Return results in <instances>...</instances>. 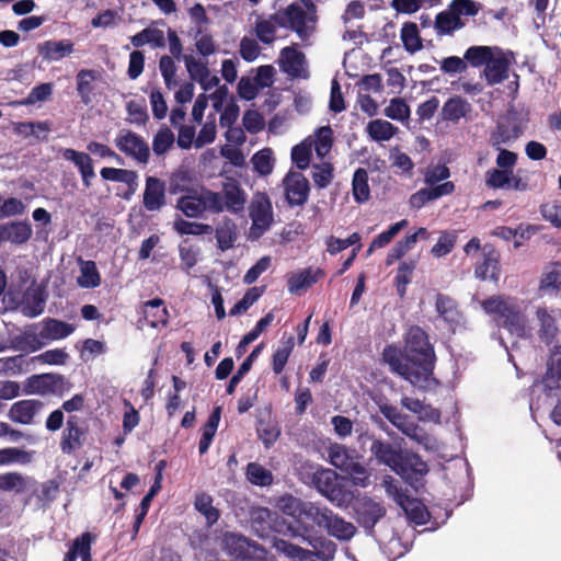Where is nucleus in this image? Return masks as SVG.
<instances>
[{
    "mask_svg": "<svg viewBox=\"0 0 561 561\" xmlns=\"http://www.w3.org/2000/svg\"><path fill=\"white\" fill-rule=\"evenodd\" d=\"M80 275L77 283L81 288H95L101 284V276L93 261L80 260Z\"/></svg>",
    "mask_w": 561,
    "mask_h": 561,
    "instance_id": "a19ab883",
    "label": "nucleus"
},
{
    "mask_svg": "<svg viewBox=\"0 0 561 561\" xmlns=\"http://www.w3.org/2000/svg\"><path fill=\"white\" fill-rule=\"evenodd\" d=\"M353 196L357 203L368 201L370 190L368 185V173L365 169H357L353 176Z\"/></svg>",
    "mask_w": 561,
    "mask_h": 561,
    "instance_id": "3c124183",
    "label": "nucleus"
},
{
    "mask_svg": "<svg viewBox=\"0 0 561 561\" xmlns=\"http://www.w3.org/2000/svg\"><path fill=\"white\" fill-rule=\"evenodd\" d=\"M307 512L308 519L327 529L330 536L339 540H350L356 533L352 523L346 522L327 507L309 506Z\"/></svg>",
    "mask_w": 561,
    "mask_h": 561,
    "instance_id": "0eeeda50",
    "label": "nucleus"
},
{
    "mask_svg": "<svg viewBox=\"0 0 561 561\" xmlns=\"http://www.w3.org/2000/svg\"><path fill=\"white\" fill-rule=\"evenodd\" d=\"M382 355L390 369L411 385L419 388L428 386L435 355L426 333L421 328L409 329L403 352L396 346H388Z\"/></svg>",
    "mask_w": 561,
    "mask_h": 561,
    "instance_id": "f257e3e1",
    "label": "nucleus"
},
{
    "mask_svg": "<svg viewBox=\"0 0 561 561\" xmlns=\"http://www.w3.org/2000/svg\"><path fill=\"white\" fill-rule=\"evenodd\" d=\"M73 331L75 327L70 323L56 319H46L43 321L38 334L26 332L23 335V341L31 352H35L50 341L69 336Z\"/></svg>",
    "mask_w": 561,
    "mask_h": 561,
    "instance_id": "1a4fd4ad",
    "label": "nucleus"
},
{
    "mask_svg": "<svg viewBox=\"0 0 561 561\" xmlns=\"http://www.w3.org/2000/svg\"><path fill=\"white\" fill-rule=\"evenodd\" d=\"M282 71L290 77H306L305 55L296 47H285L280 50L278 58Z\"/></svg>",
    "mask_w": 561,
    "mask_h": 561,
    "instance_id": "4be33fe9",
    "label": "nucleus"
},
{
    "mask_svg": "<svg viewBox=\"0 0 561 561\" xmlns=\"http://www.w3.org/2000/svg\"><path fill=\"white\" fill-rule=\"evenodd\" d=\"M114 144L117 149L139 163H147L150 157L148 144L138 134L129 129H121Z\"/></svg>",
    "mask_w": 561,
    "mask_h": 561,
    "instance_id": "9b49d317",
    "label": "nucleus"
},
{
    "mask_svg": "<svg viewBox=\"0 0 561 561\" xmlns=\"http://www.w3.org/2000/svg\"><path fill=\"white\" fill-rule=\"evenodd\" d=\"M62 157L66 160L71 161L78 168L83 185L85 187H90L92 180L95 178L91 157L85 152L70 148L62 150Z\"/></svg>",
    "mask_w": 561,
    "mask_h": 561,
    "instance_id": "b1692460",
    "label": "nucleus"
},
{
    "mask_svg": "<svg viewBox=\"0 0 561 561\" xmlns=\"http://www.w3.org/2000/svg\"><path fill=\"white\" fill-rule=\"evenodd\" d=\"M542 383L547 390L561 391V346H556L552 350L547 363V371Z\"/></svg>",
    "mask_w": 561,
    "mask_h": 561,
    "instance_id": "bb28decb",
    "label": "nucleus"
},
{
    "mask_svg": "<svg viewBox=\"0 0 561 561\" xmlns=\"http://www.w3.org/2000/svg\"><path fill=\"white\" fill-rule=\"evenodd\" d=\"M383 114L393 121L403 122L410 117V107L404 100L394 98L390 100Z\"/></svg>",
    "mask_w": 561,
    "mask_h": 561,
    "instance_id": "69168bd1",
    "label": "nucleus"
},
{
    "mask_svg": "<svg viewBox=\"0 0 561 561\" xmlns=\"http://www.w3.org/2000/svg\"><path fill=\"white\" fill-rule=\"evenodd\" d=\"M142 319L139 320L141 327L145 324L154 329L164 328L169 321V311L164 301L160 298L146 301L141 307Z\"/></svg>",
    "mask_w": 561,
    "mask_h": 561,
    "instance_id": "412c9836",
    "label": "nucleus"
},
{
    "mask_svg": "<svg viewBox=\"0 0 561 561\" xmlns=\"http://www.w3.org/2000/svg\"><path fill=\"white\" fill-rule=\"evenodd\" d=\"M77 558H81L82 561L91 560V535L89 533L76 538L72 542L69 551L65 556L64 561H76Z\"/></svg>",
    "mask_w": 561,
    "mask_h": 561,
    "instance_id": "58836bf2",
    "label": "nucleus"
},
{
    "mask_svg": "<svg viewBox=\"0 0 561 561\" xmlns=\"http://www.w3.org/2000/svg\"><path fill=\"white\" fill-rule=\"evenodd\" d=\"M64 378L54 374L33 375L23 383L24 394H48L61 391Z\"/></svg>",
    "mask_w": 561,
    "mask_h": 561,
    "instance_id": "dca6fc26",
    "label": "nucleus"
},
{
    "mask_svg": "<svg viewBox=\"0 0 561 561\" xmlns=\"http://www.w3.org/2000/svg\"><path fill=\"white\" fill-rule=\"evenodd\" d=\"M33 459V453L15 447L0 449V466L10 463H30Z\"/></svg>",
    "mask_w": 561,
    "mask_h": 561,
    "instance_id": "5fc2aeb1",
    "label": "nucleus"
},
{
    "mask_svg": "<svg viewBox=\"0 0 561 561\" xmlns=\"http://www.w3.org/2000/svg\"><path fill=\"white\" fill-rule=\"evenodd\" d=\"M472 111L471 104L460 96L450 98L442 108V117L444 121L458 122L466 118Z\"/></svg>",
    "mask_w": 561,
    "mask_h": 561,
    "instance_id": "c756f323",
    "label": "nucleus"
},
{
    "mask_svg": "<svg viewBox=\"0 0 561 561\" xmlns=\"http://www.w3.org/2000/svg\"><path fill=\"white\" fill-rule=\"evenodd\" d=\"M316 506L312 503H302L300 500L287 496L282 497L279 501V508L285 515L293 516L295 518L301 519L304 516L308 518V507Z\"/></svg>",
    "mask_w": 561,
    "mask_h": 561,
    "instance_id": "de8ad7c7",
    "label": "nucleus"
},
{
    "mask_svg": "<svg viewBox=\"0 0 561 561\" xmlns=\"http://www.w3.org/2000/svg\"><path fill=\"white\" fill-rule=\"evenodd\" d=\"M247 479L259 486H268L273 483L272 472L257 462H250L247 466Z\"/></svg>",
    "mask_w": 561,
    "mask_h": 561,
    "instance_id": "864d4df0",
    "label": "nucleus"
},
{
    "mask_svg": "<svg viewBox=\"0 0 561 561\" xmlns=\"http://www.w3.org/2000/svg\"><path fill=\"white\" fill-rule=\"evenodd\" d=\"M497 47L488 46H471L465 53V58L473 67L485 66L488 60L492 58L493 53Z\"/></svg>",
    "mask_w": 561,
    "mask_h": 561,
    "instance_id": "680f3d73",
    "label": "nucleus"
},
{
    "mask_svg": "<svg viewBox=\"0 0 561 561\" xmlns=\"http://www.w3.org/2000/svg\"><path fill=\"white\" fill-rule=\"evenodd\" d=\"M513 56L504 53L500 48L493 53L484 67L483 77L486 82L491 85L501 83L508 78L510 67L512 64Z\"/></svg>",
    "mask_w": 561,
    "mask_h": 561,
    "instance_id": "2eb2a0df",
    "label": "nucleus"
},
{
    "mask_svg": "<svg viewBox=\"0 0 561 561\" xmlns=\"http://www.w3.org/2000/svg\"><path fill=\"white\" fill-rule=\"evenodd\" d=\"M32 236V227L28 222L18 221L0 226V237L3 241L15 244L26 242Z\"/></svg>",
    "mask_w": 561,
    "mask_h": 561,
    "instance_id": "7c9ffc66",
    "label": "nucleus"
},
{
    "mask_svg": "<svg viewBox=\"0 0 561 561\" xmlns=\"http://www.w3.org/2000/svg\"><path fill=\"white\" fill-rule=\"evenodd\" d=\"M371 455L379 463L388 466L401 478L409 477V470L402 463V451L392 444L375 439L370 446Z\"/></svg>",
    "mask_w": 561,
    "mask_h": 561,
    "instance_id": "4468645a",
    "label": "nucleus"
},
{
    "mask_svg": "<svg viewBox=\"0 0 561 561\" xmlns=\"http://www.w3.org/2000/svg\"><path fill=\"white\" fill-rule=\"evenodd\" d=\"M312 147L319 158H324L331 150L333 142V131L331 127L323 126L316 130L313 138L311 137Z\"/></svg>",
    "mask_w": 561,
    "mask_h": 561,
    "instance_id": "a18cd8bd",
    "label": "nucleus"
},
{
    "mask_svg": "<svg viewBox=\"0 0 561 561\" xmlns=\"http://www.w3.org/2000/svg\"><path fill=\"white\" fill-rule=\"evenodd\" d=\"M514 172L493 168L485 173V184L491 188H504L511 186Z\"/></svg>",
    "mask_w": 561,
    "mask_h": 561,
    "instance_id": "6e6d98bb",
    "label": "nucleus"
},
{
    "mask_svg": "<svg viewBox=\"0 0 561 561\" xmlns=\"http://www.w3.org/2000/svg\"><path fill=\"white\" fill-rule=\"evenodd\" d=\"M284 28L294 31L305 43H309L316 31V7L311 0H299L278 11Z\"/></svg>",
    "mask_w": 561,
    "mask_h": 561,
    "instance_id": "20e7f679",
    "label": "nucleus"
},
{
    "mask_svg": "<svg viewBox=\"0 0 561 561\" xmlns=\"http://www.w3.org/2000/svg\"><path fill=\"white\" fill-rule=\"evenodd\" d=\"M535 319L538 324L539 339L547 344L554 342L560 333L558 322L561 320V310L543 305L538 306L535 310Z\"/></svg>",
    "mask_w": 561,
    "mask_h": 561,
    "instance_id": "ddd939ff",
    "label": "nucleus"
},
{
    "mask_svg": "<svg viewBox=\"0 0 561 561\" xmlns=\"http://www.w3.org/2000/svg\"><path fill=\"white\" fill-rule=\"evenodd\" d=\"M45 308V298L38 288L28 289L23 297L20 305L21 312L28 317L34 318L39 316Z\"/></svg>",
    "mask_w": 561,
    "mask_h": 561,
    "instance_id": "2f4dec72",
    "label": "nucleus"
},
{
    "mask_svg": "<svg viewBox=\"0 0 561 561\" xmlns=\"http://www.w3.org/2000/svg\"><path fill=\"white\" fill-rule=\"evenodd\" d=\"M174 144V134L168 127H161L152 140V150L157 156L164 154Z\"/></svg>",
    "mask_w": 561,
    "mask_h": 561,
    "instance_id": "0e129e2a",
    "label": "nucleus"
},
{
    "mask_svg": "<svg viewBox=\"0 0 561 561\" xmlns=\"http://www.w3.org/2000/svg\"><path fill=\"white\" fill-rule=\"evenodd\" d=\"M257 434L265 448H270L280 436V426L278 422L268 419L259 421Z\"/></svg>",
    "mask_w": 561,
    "mask_h": 561,
    "instance_id": "49530a36",
    "label": "nucleus"
},
{
    "mask_svg": "<svg viewBox=\"0 0 561 561\" xmlns=\"http://www.w3.org/2000/svg\"><path fill=\"white\" fill-rule=\"evenodd\" d=\"M195 508L205 516L208 525H213L219 518V512L213 506V499L208 494L203 493L196 496Z\"/></svg>",
    "mask_w": 561,
    "mask_h": 561,
    "instance_id": "e2e57ef3",
    "label": "nucleus"
},
{
    "mask_svg": "<svg viewBox=\"0 0 561 561\" xmlns=\"http://www.w3.org/2000/svg\"><path fill=\"white\" fill-rule=\"evenodd\" d=\"M539 288L549 293L561 290L560 263H552L545 268L540 277Z\"/></svg>",
    "mask_w": 561,
    "mask_h": 561,
    "instance_id": "ea45409f",
    "label": "nucleus"
},
{
    "mask_svg": "<svg viewBox=\"0 0 561 561\" xmlns=\"http://www.w3.org/2000/svg\"><path fill=\"white\" fill-rule=\"evenodd\" d=\"M83 435L82 430L78 426V420L76 416H71L67 421V427L64 432V438L61 442V448L65 453H71L72 450L81 446V437Z\"/></svg>",
    "mask_w": 561,
    "mask_h": 561,
    "instance_id": "e433bc0d",
    "label": "nucleus"
},
{
    "mask_svg": "<svg viewBox=\"0 0 561 561\" xmlns=\"http://www.w3.org/2000/svg\"><path fill=\"white\" fill-rule=\"evenodd\" d=\"M38 54L47 61L60 60L73 51V44L68 39L46 41L37 45Z\"/></svg>",
    "mask_w": 561,
    "mask_h": 561,
    "instance_id": "a878e982",
    "label": "nucleus"
},
{
    "mask_svg": "<svg viewBox=\"0 0 561 561\" xmlns=\"http://www.w3.org/2000/svg\"><path fill=\"white\" fill-rule=\"evenodd\" d=\"M284 195L290 206H302L307 203L310 184L308 179L299 171L290 170L282 181Z\"/></svg>",
    "mask_w": 561,
    "mask_h": 561,
    "instance_id": "f8f14e48",
    "label": "nucleus"
},
{
    "mask_svg": "<svg viewBox=\"0 0 561 561\" xmlns=\"http://www.w3.org/2000/svg\"><path fill=\"white\" fill-rule=\"evenodd\" d=\"M219 421H220V408H216L203 428L202 438H201L199 445H198V449L202 455L208 450V448L213 442V438L217 432Z\"/></svg>",
    "mask_w": 561,
    "mask_h": 561,
    "instance_id": "09e8293b",
    "label": "nucleus"
},
{
    "mask_svg": "<svg viewBox=\"0 0 561 561\" xmlns=\"http://www.w3.org/2000/svg\"><path fill=\"white\" fill-rule=\"evenodd\" d=\"M31 480L16 472L0 474V490L21 493L26 490Z\"/></svg>",
    "mask_w": 561,
    "mask_h": 561,
    "instance_id": "8fccbe9b",
    "label": "nucleus"
},
{
    "mask_svg": "<svg viewBox=\"0 0 561 561\" xmlns=\"http://www.w3.org/2000/svg\"><path fill=\"white\" fill-rule=\"evenodd\" d=\"M130 42L135 47H141L146 44L152 47H163L165 44V37L163 31L157 27H147L141 32L135 34Z\"/></svg>",
    "mask_w": 561,
    "mask_h": 561,
    "instance_id": "4c0bfd02",
    "label": "nucleus"
},
{
    "mask_svg": "<svg viewBox=\"0 0 561 561\" xmlns=\"http://www.w3.org/2000/svg\"><path fill=\"white\" fill-rule=\"evenodd\" d=\"M95 79L93 70H81L77 75V91L84 104L91 102V94L93 91L92 82Z\"/></svg>",
    "mask_w": 561,
    "mask_h": 561,
    "instance_id": "13d9d810",
    "label": "nucleus"
},
{
    "mask_svg": "<svg viewBox=\"0 0 561 561\" xmlns=\"http://www.w3.org/2000/svg\"><path fill=\"white\" fill-rule=\"evenodd\" d=\"M483 311L503 328L519 337L530 336L533 327L519 300L512 296L494 295L480 302Z\"/></svg>",
    "mask_w": 561,
    "mask_h": 561,
    "instance_id": "f03ea898",
    "label": "nucleus"
},
{
    "mask_svg": "<svg viewBox=\"0 0 561 561\" xmlns=\"http://www.w3.org/2000/svg\"><path fill=\"white\" fill-rule=\"evenodd\" d=\"M405 512L407 516L417 525H423L427 522L428 513L425 506L417 500L404 496V501L398 504Z\"/></svg>",
    "mask_w": 561,
    "mask_h": 561,
    "instance_id": "c03bdc74",
    "label": "nucleus"
},
{
    "mask_svg": "<svg viewBox=\"0 0 561 561\" xmlns=\"http://www.w3.org/2000/svg\"><path fill=\"white\" fill-rule=\"evenodd\" d=\"M400 37L403 43L404 49L411 54L421 50L423 47L419 27L415 23H404L401 28Z\"/></svg>",
    "mask_w": 561,
    "mask_h": 561,
    "instance_id": "37998d69",
    "label": "nucleus"
},
{
    "mask_svg": "<svg viewBox=\"0 0 561 561\" xmlns=\"http://www.w3.org/2000/svg\"><path fill=\"white\" fill-rule=\"evenodd\" d=\"M222 547L239 561H264V550L255 543H251L243 536L227 533L222 537Z\"/></svg>",
    "mask_w": 561,
    "mask_h": 561,
    "instance_id": "9d476101",
    "label": "nucleus"
},
{
    "mask_svg": "<svg viewBox=\"0 0 561 561\" xmlns=\"http://www.w3.org/2000/svg\"><path fill=\"white\" fill-rule=\"evenodd\" d=\"M278 27L283 22L278 18V11L267 18H259L254 25L256 37L264 44H272L277 37Z\"/></svg>",
    "mask_w": 561,
    "mask_h": 561,
    "instance_id": "cd10ccee",
    "label": "nucleus"
},
{
    "mask_svg": "<svg viewBox=\"0 0 561 561\" xmlns=\"http://www.w3.org/2000/svg\"><path fill=\"white\" fill-rule=\"evenodd\" d=\"M250 520L253 530L260 537H267L271 531L283 530L276 514L265 507H252L250 511Z\"/></svg>",
    "mask_w": 561,
    "mask_h": 561,
    "instance_id": "a211bd4d",
    "label": "nucleus"
},
{
    "mask_svg": "<svg viewBox=\"0 0 561 561\" xmlns=\"http://www.w3.org/2000/svg\"><path fill=\"white\" fill-rule=\"evenodd\" d=\"M330 462L342 471L348 470L357 461L354 453L345 446L334 444L329 448Z\"/></svg>",
    "mask_w": 561,
    "mask_h": 561,
    "instance_id": "c9c22d12",
    "label": "nucleus"
},
{
    "mask_svg": "<svg viewBox=\"0 0 561 561\" xmlns=\"http://www.w3.org/2000/svg\"><path fill=\"white\" fill-rule=\"evenodd\" d=\"M216 239L221 251L229 250L237 240L236 225L230 220L226 221L216 230Z\"/></svg>",
    "mask_w": 561,
    "mask_h": 561,
    "instance_id": "bf43d9fd",
    "label": "nucleus"
},
{
    "mask_svg": "<svg viewBox=\"0 0 561 561\" xmlns=\"http://www.w3.org/2000/svg\"><path fill=\"white\" fill-rule=\"evenodd\" d=\"M249 215L251 218L249 238L257 240L270 230L274 222L272 202L265 193L259 192L253 195L249 206Z\"/></svg>",
    "mask_w": 561,
    "mask_h": 561,
    "instance_id": "6e6552de",
    "label": "nucleus"
},
{
    "mask_svg": "<svg viewBox=\"0 0 561 561\" xmlns=\"http://www.w3.org/2000/svg\"><path fill=\"white\" fill-rule=\"evenodd\" d=\"M402 463L409 470V477L404 478L405 480L413 476H424L428 471L426 462L416 454H402Z\"/></svg>",
    "mask_w": 561,
    "mask_h": 561,
    "instance_id": "774afa93",
    "label": "nucleus"
},
{
    "mask_svg": "<svg viewBox=\"0 0 561 561\" xmlns=\"http://www.w3.org/2000/svg\"><path fill=\"white\" fill-rule=\"evenodd\" d=\"M101 176L106 181L119 182L127 184L133 192L137 187L138 174L127 169L103 168Z\"/></svg>",
    "mask_w": 561,
    "mask_h": 561,
    "instance_id": "79ce46f5",
    "label": "nucleus"
},
{
    "mask_svg": "<svg viewBox=\"0 0 561 561\" xmlns=\"http://www.w3.org/2000/svg\"><path fill=\"white\" fill-rule=\"evenodd\" d=\"M398 127L385 119H373L366 125V133L377 142L389 141L397 133Z\"/></svg>",
    "mask_w": 561,
    "mask_h": 561,
    "instance_id": "72a5a7b5",
    "label": "nucleus"
},
{
    "mask_svg": "<svg viewBox=\"0 0 561 561\" xmlns=\"http://www.w3.org/2000/svg\"><path fill=\"white\" fill-rule=\"evenodd\" d=\"M435 306L439 317L451 328L460 322L461 316L457 309L456 302L451 298L438 295Z\"/></svg>",
    "mask_w": 561,
    "mask_h": 561,
    "instance_id": "f704fd0d",
    "label": "nucleus"
},
{
    "mask_svg": "<svg viewBox=\"0 0 561 561\" xmlns=\"http://www.w3.org/2000/svg\"><path fill=\"white\" fill-rule=\"evenodd\" d=\"M209 190H201L194 194L182 196L178 199L176 208L186 217L197 218L204 211H211V205L208 202Z\"/></svg>",
    "mask_w": 561,
    "mask_h": 561,
    "instance_id": "6ab92c4d",
    "label": "nucleus"
},
{
    "mask_svg": "<svg viewBox=\"0 0 561 561\" xmlns=\"http://www.w3.org/2000/svg\"><path fill=\"white\" fill-rule=\"evenodd\" d=\"M173 228L180 234L192 236L207 234L213 231V228L209 225L187 221L180 216L175 217L173 221Z\"/></svg>",
    "mask_w": 561,
    "mask_h": 561,
    "instance_id": "603ef678",
    "label": "nucleus"
},
{
    "mask_svg": "<svg viewBox=\"0 0 561 561\" xmlns=\"http://www.w3.org/2000/svg\"><path fill=\"white\" fill-rule=\"evenodd\" d=\"M354 508L358 519L366 527H373L383 515L385 508L374 500L367 496H359L354 492V500L348 505Z\"/></svg>",
    "mask_w": 561,
    "mask_h": 561,
    "instance_id": "f3484780",
    "label": "nucleus"
},
{
    "mask_svg": "<svg viewBox=\"0 0 561 561\" xmlns=\"http://www.w3.org/2000/svg\"><path fill=\"white\" fill-rule=\"evenodd\" d=\"M251 162L255 172L268 175L274 169L273 151L270 148H264L252 157Z\"/></svg>",
    "mask_w": 561,
    "mask_h": 561,
    "instance_id": "4d7b16f0",
    "label": "nucleus"
},
{
    "mask_svg": "<svg viewBox=\"0 0 561 561\" xmlns=\"http://www.w3.org/2000/svg\"><path fill=\"white\" fill-rule=\"evenodd\" d=\"M142 203L148 211H159L167 203L165 183L156 176H148Z\"/></svg>",
    "mask_w": 561,
    "mask_h": 561,
    "instance_id": "aec40b11",
    "label": "nucleus"
},
{
    "mask_svg": "<svg viewBox=\"0 0 561 561\" xmlns=\"http://www.w3.org/2000/svg\"><path fill=\"white\" fill-rule=\"evenodd\" d=\"M42 408V402L37 400H20L11 405L8 417L14 423L31 425Z\"/></svg>",
    "mask_w": 561,
    "mask_h": 561,
    "instance_id": "5701e85b",
    "label": "nucleus"
},
{
    "mask_svg": "<svg viewBox=\"0 0 561 561\" xmlns=\"http://www.w3.org/2000/svg\"><path fill=\"white\" fill-rule=\"evenodd\" d=\"M248 195L240 182L233 178H226L218 192L209 190L208 202L211 205V213L220 214L228 211L239 214L243 211Z\"/></svg>",
    "mask_w": 561,
    "mask_h": 561,
    "instance_id": "39448f33",
    "label": "nucleus"
},
{
    "mask_svg": "<svg viewBox=\"0 0 561 561\" xmlns=\"http://www.w3.org/2000/svg\"><path fill=\"white\" fill-rule=\"evenodd\" d=\"M294 348V337L289 336L286 341L282 343V345L276 350L273 355V371L275 374H280L284 369L288 357Z\"/></svg>",
    "mask_w": 561,
    "mask_h": 561,
    "instance_id": "338daca9",
    "label": "nucleus"
},
{
    "mask_svg": "<svg viewBox=\"0 0 561 561\" xmlns=\"http://www.w3.org/2000/svg\"><path fill=\"white\" fill-rule=\"evenodd\" d=\"M322 276L319 268H306L297 273H293L288 278V289L290 293H298L306 289L318 282Z\"/></svg>",
    "mask_w": 561,
    "mask_h": 561,
    "instance_id": "473e14b6",
    "label": "nucleus"
},
{
    "mask_svg": "<svg viewBox=\"0 0 561 561\" xmlns=\"http://www.w3.org/2000/svg\"><path fill=\"white\" fill-rule=\"evenodd\" d=\"M288 531L293 537H301L314 551L306 550L283 539L274 540V548L286 557L296 561H314V557L328 559L335 552V545L322 538H309L305 536L307 529L288 525Z\"/></svg>",
    "mask_w": 561,
    "mask_h": 561,
    "instance_id": "7ed1b4c3",
    "label": "nucleus"
},
{
    "mask_svg": "<svg viewBox=\"0 0 561 561\" xmlns=\"http://www.w3.org/2000/svg\"><path fill=\"white\" fill-rule=\"evenodd\" d=\"M312 152L311 137L295 146L291 150V159L298 169L305 170L309 167Z\"/></svg>",
    "mask_w": 561,
    "mask_h": 561,
    "instance_id": "052dcab7",
    "label": "nucleus"
},
{
    "mask_svg": "<svg viewBox=\"0 0 561 561\" xmlns=\"http://www.w3.org/2000/svg\"><path fill=\"white\" fill-rule=\"evenodd\" d=\"M312 483L318 491L339 507H348L354 500V491L337 483V476L331 469L310 466Z\"/></svg>",
    "mask_w": 561,
    "mask_h": 561,
    "instance_id": "423d86ee",
    "label": "nucleus"
},
{
    "mask_svg": "<svg viewBox=\"0 0 561 561\" xmlns=\"http://www.w3.org/2000/svg\"><path fill=\"white\" fill-rule=\"evenodd\" d=\"M455 191V185L450 181H446L435 187H426L417 191L410 198L413 208H422L427 202L437 199L442 196L450 195Z\"/></svg>",
    "mask_w": 561,
    "mask_h": 561,
    "instance_id": "393cba45",
    "label": "nucleus"
},
{
    "mask_svg": "<svg viewBox=\"0 0 561 561\" xmlns=\"http://www.w3.org/2000/svg\"><path fill=\"white\" fill-rule=\"evenodd\" d=\"M474 274L482 280L497 282L500 277L499 253L489 250L483 253V261L474 270Z\"/></svg>",
    "mask_w": 561,
    "mask_h": 561,
    "instance_id": "c85d7f7f",
    "label": "nucleus"
}]
</instances>
